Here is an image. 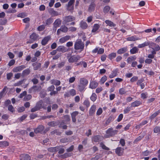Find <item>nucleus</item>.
I'll return each mask as SVG.
<instances>
[{
  "mask_svg": "<svg viewBox=\"0 0 160 160\" xmlns=\"http://www.w3.org/2000/svg\"><path fill=\"white\" fill-rule=\"evenodd\" d=\"M84 43L81 39L77 40L74 44V49L76 50H81L82 51L84 48Z\"/></svg>",
  "mask_w": 160,
  "mask_h": 160,
  "instance_id": "nucleus-1",
  "label": "nucleus"
},
{
  "mask_svg": "<svg viewBox=\"0 0 160 160\" xmlns=\"http://www.w3.org/2000/svg\"><path fill=\"white\" fill-rule=\"evenodd\" d=\"M62 24L66 25H69V22L75 20V18L72 16H68L63 18Z\"/></svg>",
  "mask_w": 160,
  "mask_h": 160,
  "instance_id": "nucleus-2",
  "label": "nucleus"
},
{
  "mask_svg": "<svg viewBox=\"0 0 160 160\" xmlns=\"http://www.w3.org/2000/svg\"><path fill=\"white\" fill-rule=\"evenodd\" d=\"M118 132V130H113L112 128H109L106 131V134L105 135V137L109 138L113 137L115 134H117Z\"/></svg>",
  "mask_w": 160,
  "mask_h": 160,
  "instance_id": "nucleus-3",
  "label": "nucleus"
},
{
  "mask_svg": "<svg viewBox=\"0 0 160 160\" xmlns=\"http://www.w3.org/2000/svg\"><path fill=\"white\" fill-rule=\"evenodd\" d=\"M67 57V58L68 59L69 62L70 63L77 62L81 58L79 55L72 56L70 58H69V56H68Z\"/></svg>",
  "mask_w": 160,
  "mask_h": 160,
  "instance_id": "nucleus-4",
  "label": "nucleus"
},
{
  "mask_svg": "<svg viewBox=\"0 0 160 160\" xmlns=\"http://www.w3.org/2000/svg\"><path fill=\"white\" fill-rule=\"evenodd\" d=\"M75 0H70L68 4L66 5L67 9L71 12H72L74 9V3Z\"/></svg>",
  "mask_w": 160,
  "mask_h": 160,
  "instance_id": "nucleus-5",
  "label": "nucleus"
},
{
  "mask_svg": "<svg viewBox=\"0 0 160 160\" xmlns=\"http://www.w3.org/2000/svg\"><path fill=\"white\" fill-rule=\"evenodd\" d=\"M41 89V86H38L36 85L33 86L29 89V93H31L32 91H33L34 92L36 93L40 91Z\"/></svg>",
  "mask_w": 160,
  "mask_h": 160,
  "instance_id": "nucleus-6",
  "label": "nucleus"
},
{
  "mask_svg": "<svg viewBox=\"0 0 160 160\" xmlns=\"http://www.w3.org/2000/svg\"><path fill=\"white\" fill-rule=\"evenodd\" d=\"M44 128H45L43 126L39 125L36 128L34 129V132L36 134L42 133Z\"/></svg>",
  "mask_w": 160,
  "mask_h": 160,
  "instance_id": "nucleus-7",
  "label": "nucleus"
},
{
  "mask_svg": "<svg viewBox=\"0 0 160 160\" xmlns=\"http://www.w3.org/2000/svg\"><path fill=\"white\" fill-rule=\"evenodd\" d=\"M124 149L120 147H118L115 150L116 154L119 156H121L123 155Z\"/></svg>",
  "mask_w": 160,
  "mask_h": 160,
  "instance_id": "nucleus-8",
  "label": "nucleus"
},
{
  "mask_svg": "<svg viewBox=\"0 0 160 160\" xmlns=\"http://www.w3.org/2000/svg\"><path fill=\"white\" fill-rule=\"evenodd\" d=\"M31 157L28 154H22L20 156V160H30Z\"/></svg>",
  "mask_w": 160,
  "mask_h": 160,
  "instance_id": "nucleus-9",
  "label": "nucleus"
},
{
  "mask_svg": "<svg viewBox=\"0 0 160 160\" xmlns=\"http://www.w3.org/2000/svg\"><path fill=\"white\" fill-rule=\"evenodd\" d=\"M50 39L51 36H48L45 37L42 41L41 44L43 46L46 45Z\"/></svg>",
  "mask_w": 160,
  "mask_h": 160,
  "instance_id": "nucleus-10",
  "label": "nucleus"
},
{
  "mask_svg": "<svg viewBox=\"0 0 160 160\" xmlns=\"http://www.w3.org/2000/svg\"><path fill=\"white\" fill-rule=\"evenodd\" d=\"M62 23V21L60 19H57L54 22L53 24L54 28H55V30H56L57 28L59 27L61 25Z\"/></svg>",
  "mask_w": 160,
  "mask_h": 160,
  "instance_id": "nucleus-11",
  "label": "nucleus"
},
{
  "mask_svg": "<svg viewBox=\"0 0 160 160\" xmlns=\"http://www.w3.org/2000/svg\"><path fill=\"white\" fill-rule=\"evenodd\" d=\"M32 65L33 67V69L35 70L39 69L41 67V64L37 62L33 63Z\"/></svg>",
  "mask_w": 160,
  "mask_h": 160,
  "instance_id": "nucleus-12",
  "label": "nucleus"
},
{
  "mask_svg": "<svg viewBox=\"0 0 160 160\" xmlns=\"http://www.w3.org/2000/svg\"><path fill=\"white\" fill-rule=\"evenodd\" d=\"M96 108V106L95 105H92L89 111V114L90 116H92L94 113Z\"/></svg>",
  "mask_w": 160,
  "mask_h": 160,
  "instance_id": "nucleus-13",
  "label": "nucleus"
},
{
  "mask_svg": "<svg viewBox=\"0 0 160 160\" xmlns=\"http://www.w3.org/2000/svg\"><path fill=\"white\" fill-rule=\"evenodd\" d=\"M26 67L24 65H21L19 67L14 68L13 69V71L14 72H16L22 70L23 69L25 68Z\"/></svg>",
  "mask_w": 160,
  "mask_h": 160,
  "instance_id": "nucleus-14",
  "label": "nucleus"
},
{
  "mask_svg": "<svg viewBox=\"0 0 160 160\" xmlns=\"http://www.w3.org/2000/svg\"><path fill=\"white\" fill-rule=\"evenodd\" d=\"M68 49L63 46H60L58 47L57 49V51L58 52H64L68 51Z\"/></svg>",
  "mask_w": 160,
  "mask_h": 160,
  "instance_id": "nucleus-15",
  "label": "nucleus"
},
{
  "mask_svg": "<svg viewBox=\"0 0 160 160\" xmlns=\"http://www.w3.org/2000/svg\"><path fill=\"white\" fill-rule=\"evenodd\" d=\"M48 12L52 17L57 16L58 15V12L54 11L53 8L49 9L48 10Z\"/></svg>",
  "mask_w": 160,
  "mask_h": 160,
  "instance_id": "nucleus-16",
  "label": "nucleus"
},
{
  "mask_svg": "<svg viewBox=\"0 0 160 160\" xmlns=\"http://www.w3.org/2000/svg\"><path fill=\"white\" fill-rule=\"evenodd\" d=\"M127 50V47H125L119 49L117 51V53L118 54H122L126 52Z\"/></svg>",
  "mask_w": 160,
  "mask_h": 160,
  "instance_id": "nucleus-17",
  "label": "nucleus"
},
{
  "mask_svg": "<svg viewBox=\"0 0 160 160\" xmlns=\"http://www.w3.org/2000/svg\"><path fill=\"white\" fill-rule=\"evenodd\" d=\"M70 38V36H66L60 39L59 41L60 43H63L69 40Z\"/></svg>",
  "mask_w": 160,
  "mask_h": 160,
  "instance_id": "nucleus-18",
  "label": "nucleus"
},
{
  "mask_svg": "<svg viewBox=\"0 0 160 160\" xmlns=\"http://www.w3.org/2000/svg\"><path fill=\"white\" fill-rule=\"evenodd\" d=\"M42 100H40L37 103L36 106L39 110L42 108L45 109V108H44V107L42 106Z\"/></svg>",
  "mask_w": 160,
  "mask_h": 160,
  "instance_id": "nucleus-19",
  "label": "nucleus"
},
{
  "mask_svg": "<svg viewBox=\"0 0 160 160\" xmlns=\"http://www.w3.org/2000/svg\"><path fill=\"white\" fill-rule=\"evenodd\" d=\"M98 83L94 81H92L91 82L90 84V88L92 89L95 88L98 86Z\"/></svg>",
  "mask_w": 160,
  "mask_h": 160,
  "instance_id": "nucleus-20",
  "label": "nucleus"
},
{
  "mask_svg": "<svg viewBox=\"0 0 160 160\" xmlns=\"http://www.w3.org/2000/svg\"><path fill=\"white\" fill-rule=\"evenodd\" d=\"M95 4L94 2H92L91 3L90 5H89L88 10L89 12H91L93 11L95 8Z\"/></svg>",
  "mask_w": 160,
  "mask_h": 160,
  "instance_id": "nucleus-21",
  "label": "nucleus"
},
{
  "mask_svg": "<svg viewBox=\"0 0 160 160\" xmlns=\"http://www.w3.org/2000/svg\"><path fill=\"white\" fill-rule=\"evenodd\" d=\"M80 26L82 29H86L88 27V25L86 22L82 21L80 23Z\"/></svg>",
  "mask_w": 160,
  "mask_h": 160,
  "instance_id": "nucleus-22",
  "label": "nucleus"
},
{
  "mask_svg": "<svg viewBox=\"0 0 160 160\" xmlns=\"http://www.w3.org/2000/svg\"><path fill=\"white\" fill-rule=\"evenodd\" d=\"M139 49L136 47H133L130 50V52L132 54H134L138 52Z\"/></svg>",
  "mask_w": 160,
  "mask_h": 160,
  "instance_id": "nucleus-23",
  "label": "nucleus"
},
{
  "mask_svg": "<svg viewBox=\"0 0 160 160\" xmlns=\"http://www.w3.org/2000/svg\"><path fill=\"white\" fill-rule=\"evenodd\" d=\"M30 72V70L29 69H28L24 70L22 74V77H24L28 75Z\"/></svg>",
  "mask_w": 160,
  "mask_h": 160,
  "instance_id": "nucleus-24",
  "label": "nucleus"
},
{
  "mask_svg": "<svg viewBox=\"0 0 160 160\" xmlns=\"http://www.w3.org/2000/svg\"><path fill=\"white\" fill-rule=\"evenodd\" d=\"M105 22L108 26L111 27H114L116 26V24L111 21L106 20L105 21Z\"/></svg>",
  "mask_w": 160,
  "mask_h": 160,
  "instance_id": "nucleus-25",
  "label": "nucleus"
},
{
  "mask_svg": "<svg viewBox=\"0 0 160 160\" xmlns=\"http://www.w3.org/2000/svg\"><path fill=\"white\" fill-rule=\"evenodd\" d=\"M61 133L58 129L54 130L51 132V134L52 135H54L55 134H56L57 135L59 136L60 135Z\"/></svg>",
  "mask_w": 160,
  "mask_h": 160,
  "instance_id": "nucleus-26",
  "label": "nucleus"
},
{
  "mask_svg": "<svg viewBox=\"0 0 160 160\" xmlns=\"http://www.w3.org/2000/svg\"><path fill=\"white\" fill-rule=\"evenodd\" d=\"M71 156V155L69 153H66L63 154L58 156V157L61 158H62L64 159L68 157Z\"/></svg>",
  "mask_w": 160,
  "mask_h": 160,
  "instance_id": "nucleus-27",
  "label": "nucleus"
},
{
  "mask_svg": "<svg viewBox=\"0 0 160 160\" xmlns=\"http://www.w3.org/2000/svg\"><path fill=\"white\" fill-rule=\"evenodd\" d=\"M80 84L86 86L88 83V81L86 79L82 78L80 79Z\"/></svg>",
  "mask_w": 160,
  "mask_h": 160,
  "instance_id": "nucleus-28",
  "label": "nucleus"
},
{
  "mask_svg": "<svg viewBox=\"0 0 160 160\" xmlns=\"http://www.w3.org/2000/svg\"><path fill=\"white\" fill-rule=\"evenodd\" d=\"M57 149L58 151V153L59 154L63 153L64 151L65 150L64 148H63L62 146H57Z\"/></svg>",
  "mask_w": 160,
  "mask_h": 160,
  "instance_id": "nucleus-29",
  "label": "nucleus"
},
{
  "mask_svg": "<svg viewBox=\"0 0 160 160\" xmlns=\"http://www.w3.org/2000/svg\"><path fill=\"white\" fill-rule=\"evenodd\" d=\"M9 145V143L7 141L0 142V147L3 148Z\"/></svg>",
  "mask_w": 160,
  "mask_h": 160,
  "instance_id": "nucleus-30",
  "label": "nucleus"
},
{
  "mask_svg": "<svg viewBox=\"0 0 160 160\" xmlns=\"http://www.w3.org/2000/svg\"><path fill=\"white\" fill-rule=\"evenodd\" d=\"M141 104V103L140 101H136L131 103V107H137L139 106Z\"/></svg>",
  "mask_w": 160,
  "mask_h": 160,
  "instance_id": "nucleus-31",
  "label": "nucleus"
},
{
  "mask_svg": "<svg viewBox=\"0 0 160 160\" xmlns=\"http://www.w3.org/2000/svg\"><path fill=\"white\" fill-rule=\"evenodd\" d=\"M57 148V146L54 147H51L48 149V150L50 152H55L58 151Z\"/></svg>",
  "mask_w": 160,
  "mask_h": 160,
  "instance_id": "nucleus-32",
  "label": "nucleus"
},
{
  "mask_svg": "<svg viewBox=\"0 0 160 160\" xmlns=\"http://www.w3.org/2000/svg\"><path fill=\"white\" fill-rule=\"evenodd\" d=\"M99 25L97 24H95L93 26L92 32H95L99 28Z\"/></svg>",
  "mask_w": 160,
  "mask_h": 160,
  "instance_id": "nucleus-33",
  "label": "nucleus"
},
{
  "mask_svg": "<svg viewBox=\"0 0 160 160\" xmlns=\"http://www.w3.org/2000/svg\"><path fill=\"white\" fill-rule=\"evenodd\" d=\"M150 44V42H145L144 43L139 44L138 46V48H142L145 46H148Z\"/></svg>",
  "mask_w": 160,
  "mask_h": 160,
  "instance_id": "nucleus-34",
  "label": "nucleus"
},
{
  "mask_svg": "<svg viewBox=\"0 0 160 160\" xmlns=\"http://www.w3.org/2000/svg\"><path fill=\"white\" fill-rule=\"evenodd\" d=\"M38 38V36H37V34L35 33H32L31 35L30 36V38L33 40V41H35Z\"/></svg>",
  "mask_w": 160,
  "mask_h": 160,
  "instance_id": "nucleus-35",
  "label": "nucleus"
},
{
  "mask_svg": "<svg viewBox=\"0 0 160 160\" xmlns=\"http://www.w3.org/2000/svg\"><path fill=\"white\" fill-rule=\"evenodd\" d=\"M101 136L99 135H97L94 136L92 138V140L94 142H98L100 141Z\"/></svg>",
  "mask_w": 160,
  "mask_h": 160,
  "instance_id": "nucleus-36",
  "label": "nucleus"
},
{
  "mask_svg": "<svg viewBox=\"0 0 160 160\" xmlns=\"http://www.w3.org/2000/svg\"><path fill=\"white\" fill-rule=\"evenodd\" d=\"M118 70L116 69L114 70L112 73L109 75V77L111 78H112L116 76L117 75Z\"/></svg>",
  "mask_w": 160,
  "mask_h": 160,
  "instance_id": "nucleus-37",
  "label": "nucleus"
},
{
  "mask_svg": "<svg viewBox=\"0 0 160 160\" xmlns=\"http://www.w3.org/2000/svg\"><path fill=\"white\" fill-rule=\"evenodd\" d=\"M60 29L61 32H66L68 31V28L64 25L62 26L60 28Z\"/></svg>",
  "mask_w": 160,
  "mask_h": 160,
  "instance_id": "nucleus-38",
  "label": "nucleus"
},
{
  "mask_svg": "<svg viewBox=\"0 0 160 160\" xmlns=\"http://www.w3.org/2000/svg\"><path fill=\"white\" fill-rule=\"evenodd\" d=\"M136 57L135 56H131L128 57L127 59V62L129 63L131 62L132 61L136 59Z\"/></svg>",
  "mask_w": 160,
  "mask_h": 160,
  "instance_id": "nucleus-39",
  "label": "nucleus"
},
{
  "mask_svg": "<svg viewBox=\"0 0 160 160\" xmlns=\"http://www.w3.org/2000/svg\"><path fill=\"white\" fill-rule=\"evenodd\" d=\"M61 82L60 81L57 80H52V84L58 86L60 84Z\"/></svg>",
  "mask_w": 160,
  "mask_h": 160,
  "instance_id": "nucleus-40",
  "label": "nucleus"
},
{
  "mask_svg": "<svg viewBox=\"0 0 160 160\" xmlns=\"http://www.w3.org/2000/svg\"><path fill=\"white\" fill-rule=\"evenodd\" d=\"M102 157V155L101 154H97L94 157L92 158L91 159V160H98Z\"/></svg>",
  "mask_w": 160,
  "mask_h": 160,
  "instance_id": "nucleus-41",
  "label": "nucleus"
},
{
  "mask_svg": "<svg viewBox=\"0 0 160 160\" xmlns=\"http://www.w3.org/2000/svg\"><path fill=\"white\" fill-rule=\"evenodd\" d=\"M97 98V96L95 93H93L90 97L91 100L93 102H94Z\"/></svg>",
  "mask_w": 160,
  "mask_h": 160,
  "instance_id": "nucleus-42",
  "label": "nucleus"
},
{
  "mask_svg": "<svg viewBox=\"0 0 160 160\" xmlns=\"http://www.w3.org/2000/svg\"><path fill=\"white\" fill-rule=\"evenodd\" d=\"M116 56V53H112L108 55V58L110 60H112V59L115 58Z\"/></svg>",
  "mask_w": 160,
  "mask_h": 160,
  "instance_id": "nucleus-43",
  "label": "nucleus"
},
{
  "mask_svg": "<svg viewBox=\"0 0 160 160\" xmlns=\"http://www.w3.org/2000/svg\"><path fill=\"white\" fill-rule=\"evenodd\" d=\"M160 111L158 110V111L155 112L153 113L150 117L151 119H152L154 118L159 113Z\"/></svg>",
  "mask_w": 160,
  "mask_h": 160,
  "instance_id": "nucleus-44",
  "label": "nucleus"
},
{
  "mask_svg": "<svg viewBox=\"0 0 160 160\" xmlns=\"http://www.w3.org/2000/svg\"><path fill=\"white\" fill-rule=\"evenodd\" d=\"M85 86L80 83L78 86V88L80 92L82 91L85 88Z\"/></svg>",
  "mask_w": 160,
  "mask_h": 160,
  "instance_id": "nucleus-45",
  "label": "nucleus"
},
{
  "mask_svg": "<svg viewBox=\"0 0 160 160\" xmlns=\"http://www.w3.org/2000/svg\"><path fill=\"white\" fill-rule=\"evenodd\" d=\"M8 110L11 112L13 113L15 111L14 108L12 105H9L8 107Z\"/></svg>",
  "mask_w": 160,
  "mask_h": 160,
  "instance_id": "nucleus-46",
  "label": "nucleus"
},
{
  "mask_svg": "<svg viewBox=\"0 0 160 160\" xmlns=\"http://www.w3.org/2000/svg\"><path fill=\"white\" fill-rule=\"evenodd\" d=\"M52 19L51 18L48 19L46 20V25H49L51 24L52 22Z\"/></svg>",
  "mask_w": 160,
  "mask_h": 160,
  "instance_id": "nucleus-47",
  "label": "nucleus"
},
{
  "mask_svg": "<svg viewBox=\"0 0 160 160\" xmlns=\"http://www.w3.org/2000/svg\"><path fill=\"white\" fill-rule=\"evenodd\" d=\"M56 124L57 123L56 122L53 121L48 122V124L51 127H54L56 125Z\"/></svg>",
  "mask_w": 160,
  "mask_h": 160,
  "instance_id": "nucleus-48",
  "label": "nucleus"
},
{
  "mask_svg": "<svg viewBox=\"0 0 160 160\" xmlns=\"http://www.w3.org/2000/svg\"><path fill=\"white\" fill-rule=\"evenodd\" d=\"M127 40L128 41H135L138 40V39L136 38L134 36H132L131 37H128L127 38Z\"/></svg>",
  "mask_w": 160,
  "mask_h": 160,
  "instance_id": "nucleus-49",
  "label": "nucleus"
},
{
  "mask_svg": "<svg viewBox=\"0 0 160 160\" xmlns=\"http://www.w3.org/2000/svg\"><path fill=\"white\" fill-rule=\"evenodd\" d=\"M107 78L106 76H104L102 77V78H101L100 82L102 83L103 84L104 82L106 81L107 80Z\"/></svg>",
  "mask_w": 160,
  "mask_h": 160,
  "instance_id": "nucleus-50",
  "label": "nucleus"
},
{
  "mask_svg": "<svg viewBox=\"0 0 160 160\" xmlns=\"http://www.w3.org/2000/svg\"><path fill=\"white\" fill-rule=\"evenodd\" d=\"M45 28V26L44 25H41L38 26L37 28L38 31H41L43 30Z\"/></svg>",
  "mask_w": 160,
  "mask_h": 160,
  "instance_id": "nucleus-51",
  "label": "nucleus"
},
{
  "mask_svg": "<svg viewBox=\"0 0 160 160\" xmlns=\"http://www.w3.org/2000/svg\"><path fill=\"white\" fill-rule=\"evenodd\" d=\"M83 104L86 106L87 108H88L90 105V102L88 100H85L83 102Z\"/></svg>",
  "mask_w": 160,
  "mask_h": 160,
  "instance_id": "nucleus-52",
  "label": "nucleus"
},
{
  "mask_svg": "<svg viewBox=\"0 0 160 160\" xmlns=\"http://www.w3.org/2000/svg\"><path fill=\"white\" fill-rule=\"evenodd\" d=\"M110 9V7L108 6H106L104 7L103 8V12L106 13L108 12Z\"/></svg>",
  "mask_w": 160,
  "mask_h": 160,
  "instance_id": "nucleus-53",
  "label": "nucleus"
},
{
  "mask_svg": "<svg viewBox=\"0 0 160 160\" xmlns=\"http://www.w3.org/2000/svg\"><path fill=\"white\" fill-rule=\"evenodd\" d=\"M7 20L6 18L3 19H1L0 20V24L1 25H4L7 22Z\"/></svg>",
  "mask_w": 160,
  "mask_h": 160,
  "instance_id": "nucleus-54",
  "label": "nucleus"
},
{
  "mask_svg": "<svg viewBox=\"0 0 160 160\" xmlns=\"http://www.w3.org/2000/svg\"><path fill=\"white\" fill-rule=\"evenodd\" d=\"M112 117L110 116L109 117L108 119L106 121L105 124L106 125H108L109 124V123L112 121Z\"/></svg>",
  "mask_w": 160,
  "mask_h": 160,
  "instance_id": "nucleus-55",
  "label": "nucleus"
},
{
  "mask_svg": "<svg viewBox=\"0 0 160 160\" xmlns=\"http://www.w3.org/2000/svg\"><path fill=\"white\" fill-rule=\"evenodd\" d=\"M69 93L71 95L74 96L76 94V91L74 89H72L70 90Z\"/></svg>",
  "mask_w": 160,
  "mask_h": 160,
  "instance_id": "nucleus-56",
  "label": "nucleus"
},
{
  "mask_svg": "<svg viewBox=\"0 0 160 160\" xmlns=\"http://www.w3.org/2000/svg\"><path fill=\"white\" fill-rule=\"evenodd\" d=\"M126 93V91H125V89L124 88H121L119 90V93L120 94H124Z\"/></svg>",
  "mask_w": 160,
  "mask_h": 160,
  "instance_id": "nucleus-57",
  "label": "nucleus"
},
{
  "mask_svg": "<svg viewBox=\"0 0 160 160\" xmlns=\"http://www.w3.org/2000/svg\"><path fill=\"white\" fill-rule=\"evenodd\" d=\"M154 132L155 133H158L160 132V127H156L154 129Z\"/></svg>",
  "mask_w": 160,
  "mask_h": 160,
  "instance_id": "nucleus-58",
  "label": "nucleus"
},
{
  "mask_svg": "<svg viewBox=\"0 0 160 160\" xmlns=\"http://www.w3.org/2000/svg\"><path fill=\"white\" fill-rule=\"evenodd\" d=\"M64 119L65 121L68 122L70 121V116L68 115H65L64 116Z\"/></svg>",
  "mask_w": 160,
  "mask_h": 160,
  "instance_id": "nucleus-59",
  "label": "nucleus"
},
{
  "mask_svg": "<svg viewBox=\"0 0 160 160\" xmlns=\"http://www.w3.org/2000/svg\"><path fill=\"white\" fill-rule=\"evenodd\" d=\"M32 98V96L30 94H28L26 97H25L24 99L25 101H28L30 100Z\"/></svg>",
  "mask_w": 160,
  "mask_h": 160,
  "instance_id": "nucleus-60",
  "label": "nucleus"
},
{
  "mask_svg": "<svg viewBox=\"0 0 160 160\" xmlns=\"http://www.w3.org/2000/svg\"><path fill=\"white\" fill-rule=\"evenodd\" d=\"M15 61L14 59H12L8 63V65L9 66H11L15 64Z\"/></svg>",
  "mask_w": 160,
  "mask_h": 160,
  "instance_id": "nucleus-61",
  "label": "nucleus"
},
{
  "mask_svg": "<svg viewBox=\"0 0 160 160\" xmlns=\"http://www.w3.org/2000/svg\"><path fill=\"white\" fill-rule=\"evenodd\" d=\"M138 77L137 76H133L130 79L131 82H133L138 80Z\"/></svg>",
  "mask_w": 160,
  "mask_h": 160,
  "instance_id": "nucleus-62",
  "label": "nucleus"
},
{
  "mask_svg": "<svg viewBox=\"0 0 160 160\" xmlns=\"http://www.w3.org/2000/svg\"><path fill=\"white\" fill-rule=\"evenodd\" d=\"M9 117V116L7 114H4L2 115V118L5 120H7Z\"/></svg>",
  "mask_w": 160,
  "mask_h": 160,
  "instance_id": "nucleus-63",
  "label": "nucleus"
},
{
  "mask_svg": "<svg viewBox=\"0 0 160 160\" xmlns=\"http://www.w3.org/2000/svg\"><path fill=\"white\" fill-rule=\"evenodd\" d=\"M13 74L12 73H9L7 74V78L8 80H9L11 79V78Z\"/></svg>",
  "mask_w": 160,
  "mask_h": 160,
  "instance_id": "nucleus-64",
  "label": "nucleus"
}]
</instances>
